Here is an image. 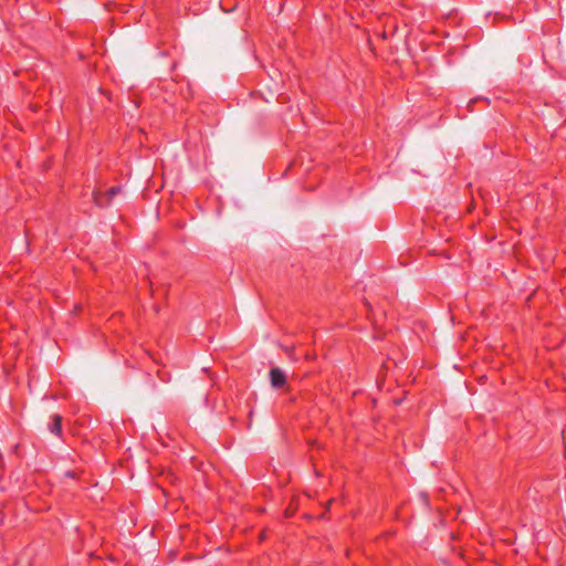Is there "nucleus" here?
I'll list each match as a JSON object with an SVG mask.
<instances>
[{
  "label": "nucleus",
  "mask_w": 566,
  "mask_h": 566,
  "mask_svg": "<svg viewBox=\"0 0 566 566\" xmlns=\"http://www.w3.org/2000/svg\"><path fill=\"white\" fill-rule=\"evenodd\" d=\"M270 381L273 388H282L286 381L285 373L279 367L271 368Z\"/></svg>",
  "instance_id": "nucleus-1"
},
{
  "label": "nucleus",
  "mask_w": 566,
  "mask_h": 566,
  "mask_svg": "<svg viewBox=\"0 0 566 566\" xmlns=\"http://www.w3.org/2000/svg\"><path fill=\"white\" fill-rule=\"evenodd\" d=\"M93 198H94V201H95V203H96L97 206L102 207V206H104V205H105V202L103 201V197H102V195H99V193H94V195H93Z\"/></svg>",
  "instance_id": "nucleus-4"
},
{
  "label": "nucleus",
  "mask_w": 566,
  "mask_h": 566,
  "mask_svg": "<svg viewBox=\"0 0 566 566\" xmlns=\"http://www.w3.org/2000/svg\"><path fill=\"white\" fill-rule=\"evenodd\" d=\"M218 8L223 12H232L235 10V6H232L231 8H226L222 6V2H218Z\"/></svg>",
  "instance_id": "nucleus-5"
},
{
  "label": "nucleus",
  "mask_w": 566,
  "mask_h": 566,
  "mask_svg": "<svg viewBox=\"0 0 566 566\" xmlns=\"http://www.w3.org/2000/svg\"><path fill=\"white\" fill-rule=\"evenodd\" d=\"M49 430L55 436H61V433H62V417L61 416H59V415L52 416V421L49 426Z\"/></svg>",
  "instance_id": "nucleus-2"
},
{
  "label": "nucleus",
  "mask_w": 566,
  "mask_h": 566,
  "mask_svg": "<svg viewBox=\"0 0 566 566\" xmlns=\"http://www.w3.org/2000/svg\"><path fill=\"white\" fill-rule=\"evenodd\" d=\"M273 4H276V10L277 12H281L282 11V8H283V3L282 2H273Z\"/></svg>",
  "instance_id": "nucleus-7"
},
{
  "label": "nucleus",
  "mask_w": 566,
  "mask_h": 566,
  "mask_svg": "<svg viewBox=\"0 0 566 566\" xmlns=\"http://www.w3.org/2000/svg\"><path fill=\"white\" fill-rule=\"evenodd\" d=\"M112 7H120V2L114 1V2H106L105 3V9L106 10H112Z\"/></svg>",
  "instance_id": "nucleus-6"
},
{
  "label": "nucleus",
  "mask_w": 566,
  "mask_h": 566,
  "mask_svg": "<svg viewBox=\"0 0 566 566\" xmlns=\"http://www.w3.org/2000/svg\"><path fill=\"white\" fill-rule=\"evenodd\" d=\"M120 189H122V188H120L119 186L112 187V188L107 191L106 196L108 197V199H112L114 196H116V195L120 191Z\"/></svg>",
  "instance_id": "nucleus-3"
}]
</instances>
